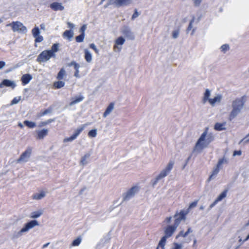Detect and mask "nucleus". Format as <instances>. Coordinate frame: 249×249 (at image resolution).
Masks as SVG:
<instances>
[{
  "mask_svg": "<svg viewBox=\"0 0 249 249\" xmlns=\"http://www.w3.org/2000/svg\"><path fill=\"white\" fill-rule=\"evenodd\" d=\"M228 163V160L224 157L223 158L220 159L218 160L216 166L220 168H221L223 164H227Z\"/></svg>",
  "mask_w": 249,
  "mask_h": 249,
  "instance_id": "obj_28",
  "label": "nucleus"
},
{
  "mask_svg": "<svg viewBox=\"0 0 249 249\" xmlns=\"http://www.w3.org/2000/svg\"><path fill=\"white\" fill-rule=\"evenodd\" d=\"M36 132V139L41 140L43 139L45 136H46L48 135V130L47 129H43L41 130L37 131Z\"/></svg>",
  "mask_w": 249,
  "mask_h": 249,
  "instance_id": "obj_18",
  "label": "nucleus"
},
{
  "mask_svg": "<svg viewBox=\"0 0 249 249\" xmlns=\"http://www.w3.org/2000/svg\"><path fill=\"white\" fill-rule=\"evenodd\" d=\"M220 169V168L219 167L216 166V167L213 169L212 174L208 178V181H210L214 177L216 176V175L218 173Z\"/></svg>",
  "mask_w": 249,
  "mask_h": 249,
  "instance_id": "obj_29",
  "label": "nucleus"
},
{
  "mask_svg": "<svg viewBox=\"0 0 249 249\" xmlns=\"http://www.w3.org/2000/svg\"><path fill=\"white\" fill-rule=\"evenodd\" d=\"M207 129L201 134L197 140L195 147V149L202 150L204 148L207 147L208 145L213 141L214 137L209 134L207 137Z\"/></svg>",
  "mask_w": 249,
  "mask_h": 249,
  "instance_id": "obj_2",
  "label": "nucleus"
},
{
  "mask_svg": "<svg viewBox=\"0 0 249 249\" xmlns=\"http://www.w3.org/2000/svg\"><path fill=\"white\" fill-rule=\"evenodd\" d=\"M121 33L128 39L133 40L135 39V36L128 26H124L121 29Z\"/></svg>",
  "mask_w": 249,
  "mask_h": 249,
  "instance_id": "obj_10",
  "label": "nucleus"
},
{
  "mask_svg": "<svg viewBox=\"0 0 249 249\" xmlns=\"http://www.w3.org/2000/svg\"><path fill=\"white\" fill-rule=\"evenodd\" d=\"M220 49H221V51L225 53L226 52H227L228 50H229L230 49V47L228 44H225L222 45L221 46Z\"/></svg>",
  "mask_w": 249,
  "mask_h": 249,
  "instance_id": "obj_46",
  "label": "nucleus"
},
{
  "mask_svg": "<svg viewBox=\"0 0 249 249\" xmlns=\"http://www.w3.org/2000/svg\"><path fill=\"white\" fill-rule=\"evenodd\" d=\"M161 179V178L159 176H158L152 182L153 186H155V185L157 184L158 182Z\"/></svg>",
  "mask_w": 249,
  "mask_h": 249,
  "instance_id": "obj_56",
  "label": "nucleus"
},
{
  "mask_svg": "<svg viewBox=\"0 0 249 249\" xmlns=\"http://www.w3.org/2000/svg\"><path fill=\"white\" fill-rule=\"evenodd\" d=\"M125 41V39L122 36L119 37L115 41L116 44L117 45H123Z\"/></svg>",
  "mask_w": 249,
  "mask_h": 249,
  "instance_id": "obj_41",
  "label": "nucleus"
},
{
  "mask_svg": "<svg viewBox=\"0 0 249 249\" xmlns=\"http://www.w3.org/2000/svg\"><path fill=\"white\" fill-rule=\"evenodd\" d=\"M174 164V161L173 160H170L165 168L162 170L158 176L161 179L166 177L173 169Z\"/></svg>",
  "mask_w": 249,
  "mask_h": 249,
  "instance_id": "obj_8",
  "label": "nucleus"
},
{
  "mask_svg": "<svg viewBox=\"0 0 249 249\" xmlns=\"http://www.w3.org/2000/svg\"><path fill=\"white\" fill-rule=\"evenodd\" d=\"M227 192L228 190H225L217 196L216 200L218 202L221 201L223 198H224L226 196Z\"/></svg>",
  "mask_w": 249,
  "mask_h": 249,
  "instance_id": "obj_35",
  "label": "nucleus"
},
{
  "mask_svg": "<svg viewBox=\"0 0 249 249\" xmlns=\"http://www.w3.org/2000/svg\"><path fill=\"white\" fill-rule=\"evenodd\" d=\"M114 104L113 103H111L109 104V105L106 108L105 111L104 112V117H106L108 115H109L111 112V111L113 110L114 108Z\"/></svg>",
  "mask_w": 249,
  "mask_h": 249,
  "instance_id": "obj_21",
  "label": "nucleus"
},
{
  "mask_svg": "<svg viewBox=\"0 0 249 249\" xmlns=\"http://www.w3.org/2000/svg\"><path fill=\"white\" fill-rule=\"evenodd\" d=\"M52 57H53V55L48 50H44L38 55L36 61L39 63H41L48 61Z\"/></svg>",
  "mask_w": 249,
  "mask_h": 249,
  "instance_id": "obj_7",
  "label": "nucleus"
},
{
  "mask_svg": "<svg viewBox=\"0 0 249 249\" xmlns=\"http://www.w3.org/2000/svg\"><path fill=\"white\" fill-rule=\"evenodd\" d=\"M90 156V153H87L85 154V155L81 158V160L80 162V164L82 166H85L86 164H87L88 163V161H87V159H88Z\"/></svg>",
  "mask_w": 249,
  "mask_h": 249,
  "instance_id": "obj_22",
  "label": "nucleus"
},
{
  "mask_svg": "<svg viewBox=\"0 0 249 249\" xmlns=\"http://www.w3.org/2000/svg\"><path fill=\"white\" fill-rule=\"evenodd\" d=\"M43 214V211L39 210L37 211H35L31 213V217L32 218H37Z\"/></svg>",
  "mask_w": 249,
  "mask_h": 249,
  "instance_id": "obj_30",
  "label": "nucleus"
},
{
  "mask_svg": "<svg viewBox=\"0 0 249 249\" xmlns=\"http://www.w3.org/2000/svg\"><path fill=\"white\" fill-rule=\"evenodd\" d=\"M167 238H166L164 236H163L160 240L158 245L157 248H159V249H160V248H161V249H165V245L166 242Z\"/></svg>",
  "mask_w": 249,
  "mask_h": 249,
  "instance_id": "obj_25",
  "label": "nucleus"
},
{
  "mask_svg": "<svg viewBox=\"0 0 249 249\" xmlns=\"http://www.w3.org/2000/svg\"><path fill=\"white\" fill-rule=\"evenodd\" d=\"M32 33L34 37H35L40 34V31L37 26H35L32 30Z\"/></svg>",
  "mask_w": 249,
  "mask_h": 249,
  "instance_id": "obj_37",
  "label": "nucleus"
},
{
  "mask_svg": "<svg viewBox=\"0 0 249 249\" xmlns=\"http://www.w3.org/2000/svg\"><path fill=\"white\" fill-rule=\"evenodd\" d=\"M110 4H114L117 7L127 6L132 3L131 0H110Z\"/></svg>",
  "mask_w": 249,
  "mask_h": 249,
  "instance_id": "obj_11",
  "label": "nucleus"
},
{
  "mask_svg": "<svg viewBox=\"0 0 249 249\" xmlns=\"http://www.w3.org/2000/svg\"><path fill=\"white\" fill-rule=\"evenodd\" d=\"M179 34V29H177L173 31L172 33V37L173 38H177L178 37Z\"/></svg>",
  "mask_w": 249,
  "mask_h": 249,
  "instance_id": "obj_49",
  "label": "nucleus"
},
{
  "mask_svg": "<svg viewBox=\"0 0 249 249\" xmlns=\"http://www.w3.org/2000/svg\"><path fill=\"white\" fill-rule=\"evenodd\" d=\"M38 222L36 220H32L25 224L24 226L19 231L15 232L13 235L12 239H15L19 238L22 236L23 233L27 232L29 230L33 228L35 226L39 225Z\"/></svg>",
  "mask_w": 249,
  "mask_h": 249,
  "instance_id": "obj_3",
  "label": "nucleus"
},
{
  "mask_svg": "<svg viewBox=\"0 0 249 249\" xmlns=\"http://www.w3.org/2000/svg\"><path fill=\"white\" fill-rule=\"evenodd\" d=\"M68 66H73L74 69L75 70L74 76L77 78H79L80 77L79 71V69L80 66L78 63H76L75 61H72L71 63L68 64Z\"/></svg>",
  "mask_w": 249,
  "mask_h": 249,
  "instance_id": "obj_14",
  "label": "nucleus"
},
{
  "mask_svg": "<svg viewBox=\"0 0 249 249\" xmlns=\"http://www.w3.org/2000/svg\"><path fill=\"white\" fill-rule=\"evenodd\" d=\"M194 5L195 6H199L202 2V0H193Z\"/></svg>",
  "mask_w": 249,
  "mask_h": 249,
  "instance_id": "obj_58",
  "label": "nucleus"
},
{
  "mask_svg": "<svg viewBox=\"0 0 249 249\" xmlns=\"http://www.w3.org/2000/svg\"><path fill=\"white\" fill-rule=\"evenodd\" d=\"M226 123H216L214 126V128L215 130L217 131H222V130H225L226 129V127H224Z\"/></svg>",
  "mask_w": 249,
  "mask_h": 249,
  "instance_id": "obj_24",
  "label": "nucleus"
},
{
  "mask_svg": "<svg viewBox=\"0 0 249 249\" xmlns=\"http://www.w3.org/2000/svg\"><path fill=\"white\" fill-rule=\"evenodd\" d=\"M139 190V187L134 186L129 189L126 193L123 195V201H127L132 198L138 192Z\"/></svg>",
  "mask_w": 249,
  "mask_h": 249,
  "instance_id": "obj_6",
  "label": "nucleus"
},
{
  "mask_svg": "<svg viewBox=\"0 0 249 249\" xmlns=\"http://www.w3.org/2000/svg\"><path fill=\"white\" fill-rule=\"evenodd\" d=\"M87 124H83L82 126L80 127L77 128L75 131L74 132V133L72 134L74 137L76 139V138L78 137V136L81 133V132L84 130L85 126Z\"/></svg>",
  "mask_w": 249,
  "mask_h": 249,
  "instance_id": "obj_33",
  "label": "nucleus"
},
{
  "mask_svg": "<svg viewBox=\"0 0 249 249\" xmlns=\"http://www.w3.org/2000/svg\"><path fill=\"white\" fill-rule=\"evenodd\" d=\"M195 19V17L194 16H193V18L190 21L188 27L186 30L187 33H188V32L189 31H190L192 29V28H193L192 24L194 23Z\"/></svg>",
  "mask_w": 249,
  "mask_h": 249,
  "instance_id": "obj_47",
  "label": "nucleus"
},
{
  "mask_svg": "<svg viewBox=\"0 0 249 249\" xmlns=\"http://www.w3.org/2000/svg\"><path fill=\"white\" fill-rule=\"evenodd\" d=\"M40 27L41 30H45V25L44 23H41L40 25Z\"/></svg>",
  "mask_w": 249,
  "mask_h": 249,
  "instance_id": "obj_63",
  "label": "nucleus"
},
{
  "mask_svg": "<svg viewBox=\"0 0 249 249\" xmlns=\"http://www.w3.org/2000/svg\"><path fill=\"white\" fill-rule=\"evenodd\" d=\"M218 202L215 199L209 206L208 211H210L212 208H213Z\"/></svg>",
  "mask_w": 249,
  "mask_h": 249,
  "instance_id": "obj_59",
  "label": "nucleus"
},
{
  "mask_svg": "<svg viewBox=\"0 0 249 249\" xmlns=\"http://www.w3.org/2000/svg\"><path fill=\"white\" fill-rule=\"evenodd\" d=\"M66 74V71L64 68H62L60 69V71L58 72L57 76V78L58 80H62L64 78V75Z\"/></svg>",
  "mask_w": 249,
  "mask_h": 249,
  "instance_id": "obj_34",
  "label": "nucleus"
},
{
  "mask_svg": "<svg viewBox=\"0 0 249 249\" xmlns=\"http://www.w3.org/2000/svg\"><path fill=\"white\" fill-rule=\"evenodd\" d=\"M54 121V120L53 119H49L46 121H44V122H42L40 123L39 124V126L40 127H42V126H44L53 122Z\"/></svg>",
  "mask_w": 249,
  "mask_h": 249,
  "instance_id": "obj_45",
  "label": "nucleus"
},
{
  "mask_svg": "<svg viewBox=\"0 0 249 249\" xmlns=\"http://www.w3.org/2000/svg\"><path fill=\"white\" fill-rule=\"evenodd\" d=\"M188 213V210H182L179 213L177 212L174 216V218L175 219L174 225L178 228L181 221L185 220L186 215Z\"/></svg>",
  "mask_w": 249,
  "mask_h": 249,
  "instance_id": "obj_5",
  "label": "nucleus"
},
{
  "mask_svg": "<svg viewBox=\"0 0 249 249\" xmlns=\"http://www.w3.org/2000/svg\"><path fill=\"white\" fill-rule=\"evenodd\" d=\"M84 99L82 95H79L78 96H75L71 98V102L69 103L70 106H72L78 103L82 102Z\"/></svg>",
  "mask_w": 249,
  "mask_h": 249,
  "instance_id": "obj_16",
  "label": "nucleus"
},
{
  "mask_svg": "<svg viewBox=\"0 0 249 249\" xmlns=\"http://www.w3.org/2000/svg\"><path fill=\"white\" fill-rule=\"evenodd\" d=\"M52 111V109H50V108H47L46 109H45L43 112H42L41 115V116H44V115H45L47 114H49L50 113H51Z\"/></svg>",
  "mask_w": 249,
  "mask_h": 249,
  "instance_id": "obj_57",
  "label": "nucleus"
},
{
  "mask_svg": "<svg viewBox=\"0 0 249 249\" xmlns=\"http://www.w3.org/2000/svg\"><path fill=\"white\" fill-rule=\"evenodd\" d=\"M192 232V230L190 228H189L187 231L184 232L183 231H181L177 235L176 238H178L179 236H182L183 237H186L189 233Z\"/></svg>",
  "mask_w": 249,
  "mask_h": 249,
  "instance_id": "obj_27",
  "label": "nucleus"
},
{
  "mask_svg": "<svg viewBox=\"0 0 249 249\" xmlns=\"http://www.w3.org/2000/svg\"><path fill=\"white\" fill-rule=\"evenodd\" d=\"M23 123L26 126L30 128H34L36 126V124L35 122L28 120H25Z\"/></svg>",
  "mask_w": 249,
  "mask_h": 249,
  "instance_id": "obj_36",
  "label": "nucleus"
},
{
  "mask_svg": "<svg viewBox=\"0 0 249 249\" xmlns=\"http://www.w3.org/2000/svg\"><path fill=\"white\" fill-rule=\"evenodd\" d=\"M249 142V133L246 135L243 139H242L239 142V144L243 143L244 144H246Z\"/></svg>",
  "mask_w": 249,
  "mask_h": 249,
  "instance_id": "obj_42",
  "label": "nucleus"
},
{
  "mask_svg": "<svg viewBox=\"0 0 249 249\" xmlns=\"http://www.w3.org/2000/svg\"><path fill=\"white\" fill-rule=\"evenodd\" d=\"M89 47L91 49H93L97 54L99 53V50L96 48V45L94 43L90 44Z\"/></svg>",
  "mask_w": 249,
  "mask_h": 249,
  "instance_id": "obj_54",
  "label": "nucleus"
},
{
  "mask_svg": "<svg viewBox=\"0 0 249 249\" xmlns=\"http://www.w3.org/2000/svg\"><path fill=\"white\" fill-rule=\"evenodd\" d=\"M242 154V151L241 150H235L233 152V156H240Z\"/></svg>",
  "mask_w": 249,
  "mask_h": 249,
  "instance_id": "obj_60",
  "label": "nucleus"
},
{
  "mask_svg": "<svg viewBox=\"0 0 249 249\" xmlns=\"http://www.w3.org/2000/svg\"><path fill=\"white\" fill-rule=\"evenodd\" d=\"M50 7L53 11H63L64 10V7L61 3L58 2H53L50 4Z\"/></svg>",
  "mask_w": 249,
  "mask_h": 249,
  "instance_id": "obj_15",
  "label": "nucleus"
},
{
  "mask_svg": "<svg viewBox=\"0 0 249 249\" xmlns=\"http://www.w3.org/2000/svg\"><path fill=\"white\" fill-rule=\"evenodd\" d=\"M141 13L138 12L137 9L134 10V13L131 17V20H134L135 18L138 17L140 15Z\"/></svg>",
  "mask_w": 249,
  "mask_h": 249,
  "instance_id": "obj_48",
  "label": "nucleus"
},
{
  "mask_svg": "<svg viewBox=\"0 0 249 249\" xmlns=\"http://www.w3.org/2000/svg\"><path fill=\"white\" fill-rule=\"evenodd\" d=\"M85 59L86 61L89 63L92 60V55L88 49H85Z\"/></svg>",
  "mask_w": 249,
  "mask_h": 249,
  "instance_id": "obj_26",
  "label": "nucleus"
},
{
  "mask_svg": "<svg viewBox=\"0 0 249 249\" xmlns=\"http://www.w3.org/2000/svg\"><path fill=\"white\" fill-rule=\"evenodd\" d=\"M81 242V238L79 237L76 239H74L72 242V246H78Z\"/></svg>",
  "mask_w": 249,
  "mask_h": 249,
  "instance_id": "obj_43",
  "label": "nucleus"
},
{
  "mask_svg": "<svg viewBox=\"0 0 249 249\" xmlns=\"http://www.w3.org/2000/svg\"><path fill=\"white\" fill-rule=\"evenodd\" d=\"M97 135V129H93L90 130L88 133V136L89 137L94 138Z\"/></svg>",
  "mask_w": 249,
  "mask_h": 249,
  "instance_id": "obj_39",
  "label": "nucleus"
},
{
  "mask_svg": "<svg viewBox=\"0 0 249 249\" xmlns=\"http://www.w3.org/2000/svg\"><path fill=\"white\" fill-rule=\"evenodd\" d=\"M85 35L80 34L75 37V40L77 42H82L84 41Z\"/></svg>",
  "mask_w": 249,
  "mask_h": 249,
  "instance_id": "obj_40",
  "label": "nucleus"
},
{
  "mask_svg": "<svg viewBox=\"0 0 249 249\" xmlns=\"http://www.w3.org/2000/svg\"><path fill=\"white\" fill-rule=\"evenodd\" d=\"M222 99V95L218 94L216 96L214 97L213 99H209V102L212 106H214L216 102L220 103Z\"/></svg>",
  "mask_w": 249,
  "mask_h": 249,
  "instance_id": "obj_20",
  "label": "nucleus"
},
{
  "mask_svg": "<svg viewBox=\"0 0 249 249\" xmlns=\"http://www.w3.org/2000/svg\"><path fill=\"white\" fill-rule=\"evenodd\" d=\"M5 65V63L4 61H0V70L2 69Z\"/></svg>",
  "mask_w": 249,
  "mask_h": 249,
  "instance_id": "obj_61",
  "label": "nucleus"
},
{
  "mask_svg": "<svg viewBox=\"0 0 249 249\" xmlns=\"http://www.w3.org/2000/svg\"><path fill=\"white\" fill-rule=\"evenodd\" d=\"M7 26H11L13 32H18L22 33H26L27 29L23 24L19 21H13L7 25Z\"/></svg>",
  "mask_w": 249,
  "mask_h": 249,
  "instance_id": "obj_4",
  "label": "nucleus"
},
{
  "mask_svg": "<svg viewBox=\"0 0 249 249\" xmlns=\"http://www.w3.org/2000/svg\"><path fill=\"white\" fill-rule=\"evenodd\" d=\"M20 97L14 98L11 102V105H15L18 104L20 100Z\"/></svg>",
  "mask_w": 249,
  "mask_h": 249,
  "instance_id": "obj_53",
  "label": "nucleus"
},
{
  "mask_svg": "<svg viewBox=\"0 0 249 249\" xmlns=\"http://www.w3.org/2000/svg\"><path fill=\"white\" fill-rule=\"evenodd\" d=\"M35 46L37 47V45L36 43L41 42L43 40V37L42 36L38 35V36L35 37Z\"/></svg>",
  "mask_w": 249,
  "mask_h": 249,
  "instance_id": "obj_44",
  "label": "nucleus"
},
{
  "mask_svg": "<svg viewBox=\"0 0 249 249\" xmlns=\"http://www.w3.org/2000/svg\"><path fill=\"white\" fill-rule=\"evenodd\" d=\"M177 227L174 225H168L164 230V237L168 238L171 237L176 231Z\"/></svg>",
  "mask_w": 249,
  "mask_h": 249,
  "instance_id": "obj_12",
  "label": "nucleus"
},
{
  "mask_svg": "<svg viewBox=\"0 0 249 249\" xmlns=\"http://www.w3.org/2000/svg\"><path fill=\"white\" fill-rule=\"evenodd\" d=\"M32 79V76L30 74H25L23 75L21 78L22 84L25 85L28 84Z\"/></svg>",
  "mask_w": 249,
  "mask_h": 249,
  "instance_id": "obj_17",
  "label": "nucleus"
},
{
  "mask_svg": "<svg viewBox=\"0 0 249 249\" xmlns=\"http://www.w3.org/2000/svg\"><path fill=\"white\" fill-rule=\"evenodd\" d=\"M73 31L72 30H66L63 34V36L64 37H66L67 39L71 41V38L73 36Z\"/></svg>",
  "mask_w": 249,
  "mask_h": 249,
  "instance_id": "obj_23",
  "label": "nucleus"
},
{
  "mask_svg": "<svg viewBox=\"0 0 249 249\" xmlns=\"http://www.w3.org/2000/svg\"><path fill=\"white\" fill-rule=\"evenodd\" d=\"M245 96L238 98L232 101L231 103L232 109L230 112L228 119L231 121L236 118L241 112L245 104Z\"/></svg>",
  "mask_w": 249,
  "mask_h": 249,
  "instance_id": "obj_1",
  "label": "nucleus"
},
{
  "mask_svg": "<svg viewBox=\"0 0 249 249\" xmlns=\"http://www.w3.org/2000/svg\"><path fill=\"white\" fill-rule=\"evenodd\" d=\"M67 24L68 25V27L71 29H73L74 27V25L71 22H68L67 23Z\"/></svg>",
  "mask_w": 249,
  "mask_h": 249,
  "instance_id": "obj_62",
  "label": "nucleus"
},
{
  "mask_svg": "<svg viewBox=\"0 0 249 249\" xmlns=\"http://www.w3.org/2000/svg\"><path fill=\"white\" fill-rule=\"evenodd\" d=\"M65 85V82L62 81H58L54 83L53 86L56 89H60Z\"/></svg>",
  "mask_w": 249,
  "mask_h": 249,
  "instance_id": "obj_38",
  "label": "nucleus"
},
{
  "mask_svg": "<svg viewBox=\"0 0 249 249\" xmlns=\"http://www.w3.org/2000/svg\"><path fill=\"white\" fill-rule=\"evenodd\" d=\"M174 247L172 249H182V246L181 244H178L177 243H174Z\"/></svg>",
  "mask_w": 249,
  "mask_h": 249,
  "instance_id": "obj_55",
  "label": "nucleus"
},
{
  "mask_svg": "<svg viewBox=\"0 0 249 249\" xmlns=\"http://www.w3.org/2000/svg\"><path fill=\"white\" fill-rule=\"evenodd\" d=\"M76 139V138L74 137L73 135L71 136L70 137L66 138L64 139L63 142H72L74 140Z\"/></svg>",
  "mask_w": 249,
  "mask_h": 249,
  "instance_id": "obj_52",
  "label": "nucleus"
},
{
  "mask_svg": "<svg viewBox=\"0 0 249 249\" xmlns=\"http://www.w3.org/2000/svg\"><path fill=\"white\" fill-rule=\"evenodd\" d=\"M87 29V25L86 24L83 25L79 29L80 34L85 35V32Z\"/></svg>",
  "mask_w": 249,
  "mask_h": 249,
  "instance_id": "obj_51",
  "label": "nucleus"
},
{
  "mask_svg": "<svg viewBox=\"0 0 249 249\" xmlns=\"http://www.w3.org/2000/svg\"><path fill=\"white\" fill-rule=\"evenodd\" d=\"M4 86L7 87H11L14 89L16 87V85L14 81H11L8 79H4L0 83V88H2Z\"/></svg>",
  "mask_w": 249,
  "mask_h": 249,
  "instance_id": "obj_13",
  "label": "nucleus"
},
{
  "mask_svg": "<svg viewBox=\"0 0 249 249\" xmlns=\"http://www.w3.org/2000/svg\"><path fill=\"white\" fill-rule=\"evenodd\" d=\"M59 43H54L52 45L51 50H48L53 55V58L55 57V53L59 51Z\"/></svg>",
  "mask_w": 249,
  "mask_h": 249,
  "instance_id": "obj_19",
  "label": "nucleus"
},
{
  "mask_svg": "<svg viewBox=\"0 0 249 249\" xmlns=\"http://www.w3.org/2000/svg\"><path fill=\"white\" fill-rule=\"evenodd\" d=\"M45 196V193L44 192L42 191L40 193L35 194L33 196V198L34 199L40 200L43 198Z\"/></svg>",
  "mask_w": 249,
  "mask_h": 249,
  "instance_id": "obj_31",
  "label": "nucleus"
},
{
  "mask_svg": "<svg viewBox=\"0 0 249 249\" xmlns=\"http://www.w3.org/2000/svg\"><path fill=\"white\" fill-rule=\"evenodd\" d=\"M32 153V149L28 148L22 154L20 157L18 159L17 162L20 163L21 162H27L30 158Z\"/></svg>",
  "mask_w": 249,
  "mask_h": 249,
  "instance_id": "obj_9",
  "label": "nucleus"
},
{
  "mask_svg": "<svg viewBox=\"0 0 249 249\" xmlns=\"http://www.w3.org/2000/svg\"><path fill=\"white\" fill-rule=\"evenodd\" d=\"M171 219H172V217L170 216V217H166L165 220L167 222V223H170Z\"/></svg>",
  "mask_w": 249,
  "mask_h": 249,
  "instance_id": "obj_64",
  "label": "nucleus"
},
{
  "mask_svg": "<svg viewBox=\"0 0 249 249\" xmlns=\"http://www.w3.org/2000/svg\"><path fill=\"white\" fill-rule=\"evenodd\" d=\"M211 95V91L209 89H206L204 94V97L203 99V103L205 104L207 101L209 100V97Z\"/></svg>",
  "mask_w": 249,
  "mask_h": 249,
  "instance_id": "obj_32",
  "label": "nucleus"
},
{
  "mask_svg": "<svg viewBox=\"0 0 249 249\" xmlns=\"http://www.w3.org/2000/svg\"><path fill=\"white\" fill-rule=\"evenodd\" d=\"M198 201V200H195V201L193 202L192 203H191L190 204L189 208L187 210H188L189 212L190 209L196 207L197 205Z\"/></svg>",
  "mask_w": 249,
  "mask_h": 249,
  "instance_id": "obj_50",
  "label": "nucleus"
}]
</instances>
